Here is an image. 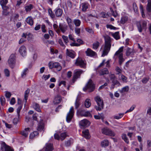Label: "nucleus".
<instances>
[{"mask_svg": "<svg viewBox=\"0 0 151 151\" xmlns=\"http://www.w3.org/2000/svg\"><path fill=\"white\" fill-rule=\"evenodd\" d=\"M105 45L103 51L102 56L106 55L110 50L111 46V38L108 36L105 37Z\"/></svg>", "mask_w": 151, "mask_h": 151, "instance_id": "obj_1", "label": "nucleus"}, {"mask_svg": "<svg viewBox=\"0 0 151 151\" xmlns=\"http://www.w3.org/2000/svg\"><path fill=\"white\" fill-rule=\"evenodd\" d=\"M124 48L123 47H121L119 48V50L116 52L114 54L113 57L114 58L116 59L117 57L116 56H118L119 58V64L120 65H121L122 63L124 61V59L123 58V54L122 52L123 51Z\"/></svg>", "mask_w": 151, "mask_h": 151, "instance_id": "obj_2", "label": "nucleus"}, {"mask_svg": "<svg viewBox=\"0 0 151 151\" xmlns=\"http://www.w3.org/2000/svg\"><path fill=\"white\" fill-rule=\"evenodd\" d=\"M97 103L98 106H95V108L97 111H100L104 108V104L103 101L99 96H97L94 98Z\"/></svg>", "mask_w": 151, "mask_h": 151, "instance_id": "obj_3", "label": "nucleus"}, {"mask_svg": "<svg viewBox=\"0 0 151 151\" xmlns=\"http://www.w3.org/2000/svg\"><path fill=\"white\" fill-rule=\"evenodd\" d=\"M95 88V85L93 83L91 80H90L86 85V86L83 88V90L86 91L87 90L89 92H91L93 91Z\"/></svg>", "mask_w": 151, "mask_h": 151, "instance_id": "obj_4", "label": "nucleus"}, {"mask_svg": "<svg viewBox=\"0 0 151 151\" xmlns=\"http://www.w3.org/2000/svg\"><path fill=\"white\" fill-rule=\"evenodd\" d=\"M9 66L12 68H14L15 64V56L14 54H12L8 60Z\"/></svg>", "mask_w": 151, "mask_h": 151, "instance_id": "obj_5", "label": "nucleus"}, {"mask_svg": "<svg viewBox=\"0 0 151 151\" xmlns=\"http://www.w3.org/2000/svg\"><path fill=\"white\" fill-rule=\"evenodd\" d=\"M48 65L49 68L51 69L55 68H56L58 71H60L62 69V67L60 63H58L55 62L53 63L52 62H50L49 63Z\"/></svg>", "mask_w": 151, "mask_h": 151, "instance_id": "obj_6", "label": "nucleus"}, {"mask_svg": "<svg viewBox=\"0 0 151 151\" xmlns=\"http://www.w3.org/2000/svg\"><path fill=\"white\" fill-rule=\"evenodd\" d=\"M74 110L73 107H71L69 112L68 114L66 117V120L67 122H70L72 120L74 115Z\"/></svg>", "mask_w": 151, "mask_h": 151, "instance_id": "obj_7", "label": "nucleus"}, {"mask_svg": "<svg viewBox=\"0 0 151 151\" xmlns=\"http://www.w3.org/2000/svg\"><path fill=\"white\" fill-rule=\"evenodd\" d=\"M102 133L106 135L114 137L115 136V133L110 129L107 128H104L102 129Z\"/></svg>", "mask_w": 151, "mask_h": 151, "instance_id": "obj_8", "label": "nucleus"}, {"mask_svg": "<svg viewBox=\"0 0 151 151\" xmlns=\"http://www.w3.org/2000/svg\"><path fill=\"white\" fill-rule=\"evenodd\" d=\"M75 64L76 66H79L81 68H85L86 67V64L81 58H79L76 60Z\"/></svg>", "mask_w": 151, "mask_h": 151, "instance_id": "obj_9", "label": "nucleus"}, {"mask_svg": "<svg viewBox=\"0 0 151 151\" xmlns=\"http://www.w3.org/2000/svg\"><path fill=\"white\" fill-rule=\"evenodd\" d=\"M83 73V71L80 70L76 71L74 73V75L73 78V83H74L76 80L78 78H79L81 74Z\"/></svg>", "mask_w": 151, "mask_h": 151, "instance_id": "obj_10", "label": "nucleus"}, {"mask_svg": "<svg viewBox=\"0 0 151 151\" xmlns=\"http://www.w3.org/2000/svg\"><path fill=\"white\" fill-rule=\"evenodd\" d=\"M1 150L2 151H14L12 148L6 145L5 143H4L1 147Z\"/></svg>", "mask_w": 151, "mask_h": 151, "instance_id": "obj_11", "label": "nucleus"}, {"mask_svg": "<svg viewBox=\"0 0 151 151\" xmlns=\"http://www.w3.org/2000/svg\"><path fill=\"white\" fill-rule=\"evenodd\" d=\"M3 10L2 11V14L3 16H7L9 15L10 12L8 11L9 9V7L8 6H5L2 8Z\"/></svg>", "mask_w": 151, "mask_h": 151, "instance_id": "obj_12", "label": "nucleus"}, {"mask_svg": "<svg viewBox=\"0 0 151 151\" xmlns=\"http://www.w3.org/2000/svg\"><path fill=\"white\" fill-rule=\"evenodd\" d=\"M90 124L89 122L86 119H84L81 121L79 123L80 125L83 127H88L89 125Z\"/></svg>", "mask_w": 151, "mask_h": 151, "instance_id": "obj_13", "label": "nucleus"}, {"mask_svg": "<svg viewBox=\"0 0 151 151\" xmlns=\"http://www.w3.org/2000/svg\"><path fill=\"white\" fill-rule=\"evenodd\" d=\"M54 149L52 144L51 143H47L45 147V151H52Z\"/></svg>", "mask_w": 151, "mask_h": 151, "instance_id": "obj_14", "label": "nucleus"}, {"mask_svg": "<svg viewBox=\"0 0 151 151\" xmlns=\"http://www.w3.org/2000/svg\"><path fill=\"white\" fill-rule=\"evenodd\" d=\"M85 52L87 56L90 57H93L96 55V52L89 48L87 49Z\"/></svg>", "mask_w": 151, "mask_h": 151, "instance_id": "obj_15", "label": "nucleus"}, {"mask_svg": "<svg viewBox=\"0 0 151 151\" xmlns=\"http://www.w3.org/2000/svg\"><path fill=\"white\" fill-rule=\"evenodd\" d=\"M59 27L61 32L64 33L67 30L68 26L66 24H60Z\"/></svg>", "mask_w": 151, "mask_h": 151, "instance_id": "obj_16", "label": "nucleus"}, {"mask_svg": "<svg viewBox=\"0 0 151 151\" xmlns=\"http://www.w3.org/2000/svg\"><path fill=\"white\" fill-rule=\"evenodd\" d=\"M19 52L22 56H24L26 55V51L25 47L24 45L21 46L19 49Z\"/></svg>", "mask_w": 151, "mask_h": 151, "instance_id": "obj_17", "label": "nucleus"}, {"mask_svg": "<svg viewBox=\"0 0 151 151\" xmlns=\"http://www.w3.org/2000/svg\"><path fill=\"white\" fill-rule=\"evenodd\" d=\"M135 52L134 50L129 47H127L126 52V55L127 56L130 55H133Z\"/></svg>", "mask_w": 151, "mask_h": 151, "instance_id": "obj_18", "label": "nucleus"}, {"mask_svg": "<svg viewBox=\"0 0 151 151\" xmlns=\"http://www.w3.org/2000/svg\"><path fill=\"white\" fill-rule=\"evenodd\" d=\"M112 84L111 85V89L114 88L116 85V86H119L120 85H121V84L117 80L116 78L112 80Z\"/></svg>", "mask_w": 151, "mask_h": 151, "instance_id": "obj_19", "label": "nucleus"}, {"mask_svg": "<svg viewBox=\"0 0 151 151\" xmlns=\"http://www.w3.org/2000/svg\"><path fill=\"white\" fill-rule=\"evenodd\" d=\"M83 136L86 139L90 138V136L88 129H85L82 131Z\"/></svg>", "mask_w": 151, "mask_h": 151, "instance_id": "obj_20", "label": "nucleus"}, {"mask_svg": "<svg viewBox=\"0 0 151 151\" xmlns=\"http://www.w3.org/2000/svg\"><path fill=\"white\" fill-rule=\"evenodd\" d=\"M66 55L72 58H73L75 56V52L74 51H70L68 49L66 50Z\"/></svg>", "mask_w": 151, "mask_h": 151, "instance_id": "obj_21", "label": "nucleus"}, {"mask_svg": "<svg viewBox=\"0 0 151 151\" xmlns=\"http://www.w3.org/2000/svg\"><path fill=\"white\" fill-rule=\"evenodd\" d=\"M62 100L61 96L59 95H57L55 97L53 101V102L55 104H58L60 103Z\"/></svg>", "mask_w": 151, "mask_h": 151, "instance_id": "obj_22", "label": "nucleus"}, {"mask_svg": "<svg viewBox=\"0 0 151 151\" xmlns=\"http://www.w3.org/2000/svg\"><path fill=\"white\" fill-rule=\"evenodd\" d=\"M29 127L25 128L24 130L23 131L21 132V134L25 137H26L28 136L29 132Z\"/></svg>", "mask_w": 151, "mask_h": 151, "instance_id": "obj_23", "label": "nucleus"}, {"mask_svg": "<svg viewBox=\"0 0 151 151\" xmlns=\"http://www.w3.org/2000/svg\"><path fill=\"white\" fill-rule=\"evenodd\" d=\"M55 13L56 17H60L62 14L63 11L61 9L59 8L55 10Z\"/></svg>", "mask_w": 151, "mask_h": 151, "instance_id": "obj_24", "label": "nucleus"}, {"mask_svg": "<svg viewBox=\"0 0 151 151\" xmlns=\"http://www.w3.org/2000/svg\"><path fill=\"white\" fill-rule=\"evenodd\" d=\"M44 124L42 121L40 122L38 124L37 130L39 131H42L44 128Z\"/></svg>", "mask_w": 151, "mask_h": 151, "instance_id": "obj_25", "label": "nucleus"}, {"mask_svg": "<svg viewBox=\"0 0 151 151\" xmlns=\"http://www.w3.org/2000/svg\"><path fill=\"white\" fill-rule=\"evenodd\" d=\"M109 73V71L106 68H104L99 71V74L100 76L107 74Z\"/></svg>", "mask_w": 151, "mask_h": 151, "instance_id": "obj_26", "label": "nucleus"}, {"mask_svg": "<svg viewBox=\"0 0 151 151\" xmlns=\"http://www.w3.org/2000/svg\"><path fill=\"white\" fill-rule=\"evenodd\" d=\"M26 21L27 24L31 26L33 24V21L32 18L31 17H29L27 18Z\"/></svg>", "mask_w": 151, "mask_h": 151, "instance_id": "obj_27", "label": "nucleus"}, {"mask_svg": "<svg viewBox=\"0 0 151 151\" xmlns=\"http://www.w3.org/2000/svg\"><path fill=\"white\" fill-rule=\"evenodd\" d=\"M80 114L82 116H91L89 112L88 111L84 112L81 111V110L80 111Z\"/></svg>", "mask_w": 151, "mask_h": 151, "instance_id": "obj_28", "label": "nucleus"}, {"mask_svg": "<svg viewBox=\"0 0 151 151\" xmlns=\"http://www.w3.org/2000/svg\"><path fill=\"white\" fill-rule=\"evenodd\" d=\"M82 11L83 12H85L88 8V4L86 3H83L81 4Z\"/></svg>", "mask_w": 151, "mask_h": 151, "instance_id": "obj_29", "label": "nucleus"}, {"mask_svg": "<svg viewBox=\"0 0 151 151\" xmlns=\"http://www.w3.org/2000/svg\"><path fill=\"white\" fill-rule=\"evenodd\" d=\"M30 90L29 88H27V90L25 91L24 98L25 100V102L26 103L27 101V100L28 97L29 93Z\"/></svg>", "mask_w": 151, "mask_h": 151, "instance_id": "obj_30", "label": "nucleus"}, {"mask_svg": "<svg viewBox=\"0 0 151 151\" xmlns=\"http://www.w3.org/2000/svg\"><path fill=\"white\" fill-rule=\"evenodd\" d=\"M109 142L107 139H105L102 141L101 143V145L102 147H106L109 145Z\"/></svg>", "mask_w": 151, "mask_h": 151, "instance_id": "obj_31", "label": "nucleus"}, {"mask_svg": "<svg viewBox=\"0 0 151 151\" xmlns=\"http://www.w3.org/2000/svg\"><path fill=\"white\" fill-rule=\"evenodd\" d=\"M91 105V100L89 99H86L85 102V106L86 108L89 107Z\"/></svg>", "mask_w": 151, "mask_h": 151, "instance_id": "obj_32", "label": "nucleus"}, {"mask_svg": "<svg viewBox=\"0 0 151 151\" xmlns=\"http://www.w3.org/2000/svg\"><path fill=\"white\" fill-rule=\"evenodd\" d=\"M146 10L148 12H151V1L150 0V1H148V3L146 7Z\"/></svg>", "mask_w": 151, "mask_h": 151, "instance_id": "obj_33", "label": "nucleus"}, {"mask_svg": "<svg viewBox=\"0 0 151 151\" xmlns=\"http://www.w3.org/2000/svg\"><path fill=\"white\" fill-rule=\"evenodd\" d=\"M119 32H116L115 33H112L111 35L116 40L120 39V37L119 35Z\"/></svg>", "mask_w": 151, "mask_h": 151, "instance_id": "obj_34", "label": "nucleus"}, {"mask_svg": "<svg viewBox=\"0 0 151 151\" xmlns=\"http://www.w3.org/2000/svg\"><path fill=\"white\" fill-rule=\"evenodd\" d=\"M124 114V113H120L117 115L113 116V117L114 119H119L122 118Z\"/></svg>", "mask_w": 151, "mask_h": 151, "instance_id": "obj_35", "label": "nucleus"}, {"mask_svg": "<svg viewBox=\"0 0 151 151\" xmlns=\"http://www.w3.org/2000/svg\"><path fill=\"white\" fill-rule=\"evenodd\" d=\"M129 87L127 86H126L125 87L123 88L122 89L119 90V91L121 93H123L124 92H127L129 90Z\"/></svg>", "mask_w": 151, "mask_h": 151, "instance_id": "obj_36", "label": "nucleus"}, {"mask_svg": "<svg viewBox=\"0 0 151 151\" xmlns=\"http://www.w3.org/2000/svg\"><path fill=\"white\" fill-rule=\"evenodd\" d=\"M34 108L37 111L40 112L41 111V110L40 109V107L39 106V104L37 103H35L34 104V105H33Z\"/></svg>", "mask_w": 151, "mask_h": 151, "instance_id": "obj_37", "label": "nucleus"}, {"mask_svg": "<svg viewBox=\"0 0 151 151\" xmlns=\"http://www.w3.org/2000/svg\"><path fill=\"white\" fill-rule=\"evenodd\" d=\"M139 9L142 14V17L144 18H145V16L144 13L143 7L142 4H140Z\"/></svg>", "mask_w": 151, "mask_h": 151, "instance_id": "obj_38", "label": "nucleus"}, {"mask_svg": "<svg viewBox=\"0 0 151 151\" xmlns=\"http://www.w3.org/2000/svg\"><path fill=\"white\" fill-rule=\"evenodd\" d=\"M28 71V69L27 68H25L24 69L21 74L22 77V78H25Z\"/></svg>", "mask_w": 151, "mask_h": 151, "instance_id": "obj_39", "label": "nucleus"}, {"mask_svg": "<svg viewBox=\"0 0 151 151\" xmlns=\"http://www.w3.org/2000/svg\"><path fill=\"white\" fill-rule=\"evenodd\" d=\"M73 22L76 27L79 26L81 23V22L80 20L78 19H75L73 20Z\"/></svg>", "mask_w": 151, "mask_h": 151, "instance_id": "obj_40", "label": "nucleus"}, {"mask_svg": "<svg viewBox=\"0 0 151 151\" xmlns=\"http://www.w3.org/2000/svg\"><path fill=\"white\" fill-rule=\"evenodd\" d=\"M25 8L27 12H29L33 8V5L30 4L29 5L25 6Z\"/></svg>", "mask_w": 151, "mask_h": 151, "instance_id": "obj_41", "label": "nucleus"}, {"mask_svg": "<svg viewBox=\"0 0 151 151\" xmlns=\"http://www.w3.org/2000/svg\"><path fill=\"white\" fill-rule=\"evenodd\" d=\"M128 20V18L126 17H123L121 18L120 22L122 24H124Z\"/></svg>", "mask_w": 151, "mask_h": 151, "instance_id": "obj_42", "label": "nucleus"}, {"mask_svg": "<svg viewBox=\"0 0 151 151\" xmlns=\"http://www.w3.org/2000/svg\"><path fill=\"white\" fill-rule=\"evenodd\" d=\"M80 105V102L79 100L77 98L75 103V108L76 109H78Z\"/></svg>", "mask_w": 151, "mask_h": 151, "instance_id": "obj_43", "label": "nucleus"}, {"mask_svg": "<svg viewBox=\"0 0 151 151\" xmlns=\"http://www.w3.org/2000/svg\"><path fill=\"white\" fill-rule=\"evenodd\" d=\"M122 139L124 140V141L127 144L129 142L128 139L126 135L125 134H123L122 136Z\"/></svg>", "mask_w": 151, "mask_h": 151, "instance_id": "obj_44", "label": "nucleus"}, {"mask_svg": "<svg viewBox=\"0 0 151 151\" xmlns=\"http://www.w3.org/2000/svg\"><path fill=\"white\" fill-rule=\"evenodd\" d=\"M7 3L4 0H1L0 1V4L2 8L7 6H6Z\"/></svg>", "mask_w": 151, "mask_h": 151, "instance_id": "obj_45", "label": "nucleus"}, {"mask_svg": "<svg viewBox=\"0 0 151 151\" xmlns=\"http://www.w3.org/2000/svg\"><path fill=\"white\" fill-rule=\"evenodd\" d=\"M0 101L2 106H4L5 104V99L4 96H2L0 97Z\"/></svg>", "mask_w": 151, "mask_h": 151, "instance_id": "obj_46", "label": "nucleus"}, {"mask_svg": "<svg viewBox=\"0 0 151 151\" xmlns=\"http://www.w3.org/2000/svg\"><path fill=\"white\" fill-rule=\"evenodd\" d=\"M99 43L98 42H96L94 43L93 45V48L94 49H97L99 46Z\"/></svg>", "mask_w": 151, "mask_h": 151, "instance_id": "obj_47", "label": "nucleus"}, {"mask_svg": "<svg viewBox=\"0 0 151 151\" xmlns=\"http://www.w3.org/2000/svg\"><path fill=\"white\" fill-rule=\"evenodd\" d=\"M133 8L135 12L137 13L138 12V8L136 3H134L133 4Z\"/></svg>", "mask_w": 151, "mask_h": 151, "instance_id": "obj_48", "label": "nucleus"}, {"mask_svg": "<svg viewBox=\"0 0 151 151\" xmlns=\"http://www.w3.org/2000/svg\"><path fill=\"white\" fill-rule=\"evenodd\" d=\"M62 37L65 43L67 45L68 42V37L65 35H63Z\"/></svg>", "mask_w": 151, "mask_h": 151, "instance_id": "obj_49", "label": "nucleus"}, {"mask_svg": "<svg viewBox=\"0 0 151 151\" xmlns=\"http://www.w3.org/2000/svg\"><path fill=\"white\" fill-rule=\"evenodd\" d=\"M48 12L50 17L52 18L53 19L55 18V15L52 12V10L50 9H48Z\"/></svg>", "mask_w": 151, "mask_h": 151, "instance_id": "obj_50", "label": "nucleus"}, {"mask_svg": "<svg viewBox=\"0 0 151 151\" xmlns=\"http://www.w3.org/2000/svg\"><path fill=\"white\" fill-rule=\"evenodd\" d=\"M66 136V134L65 132L61 133L60 137V139L61 140H64Z\"/></svg>", "mask_w": 151, "mask_h": 151, "instance_id": "obj_51", "label": "nucleus"}, {"mask_svg": "<svg viewBox=\"0 0 151 151\" xmlns=\"http://www.w3.org/2000/svg\"><path fill=\"white\" fill-rule=\"evenodd\" d=\"M137 26L139 31L140 32H142V29L140 23V22L137 23Z\"/></svg>", "mask_w": 151, "mask_h": 151, "instance_id": "obj_52", "label": "nucleus"}, {"mask_svg": "<svg viewBox=\"0 0 151 151\" xmlns=\"http://www.w3.org/2000/svg\"><path fill=\"white\" fill-rule=\"evenodd\" d=\"M147 22L146 21H143L142 24L143 29H146L147 28Z\"/></svg>", "mask_w": 151, "mask_h": 151, "instance_id": "obj_53", "label": "nucleus"}, {"mask_svg": "<svg viewBox=\"0 0 151 151\" xmlns=\"http://www.w3.org/2000/svg\"><path fill=\"white\" fill-rule=\"evenodd\" d=\"M4 72L5 76L7 77H9L10 75L9 70L7 69H6L4 70Z\"/></svg>", "mask_w": 151, "mask_h": 151, "instance_id": "obj_54", "label": "nucleus"}, {"mask_svg": "<svg viewBox=\"0 0 151 151\" xmlns=\"http://www.w3.org/2000/svg\"><path fill=\"white\" fill-rule=\"evenodd\" d=\"M109 77H110V80H111L112 81V80L114 79H115L116 78L114 74H111L109 75Z\"/></svg>", "mask_w": 151, "mask_h": 151, "instance_id": "obj_55", "label": "nucleus"}, {"mask_svg": "<svg viewBox=\"0 0 151 151\" xmlns=\"http://www.w3.org/2000/svg\"><path fill=\"white\" fill-rule=\"evenodd\" d=\"M106 27L107 28H110L111 29H117L116 27L110 24H107Z\"/></svg>", "mask_w": 151, "mask_h": 151, "instance_id": "obj_56", "label": "nucleus"}, {"mask_svg": "<svg viewBox=\"0 0 151 151\" xmlns=\"http://www.w3.org/2000/svg\"><path fill=\"white\" fill-rule=\"evenodd\" d=\"M37 134H38L37 132H35L32 133H31L29 136V137L30 138H33L34 137H35V135H36Z\"/></svg>", "mask_w": 151, "mask_h": 151, "instance_id": "obj_57", "label": "nucleus"}, {"mask_svg": "<svg viewBox=\"0 0 151 151\" xmlns=\"http://www.w3.org/2000/svg\"><path fill=\"white\" fill-rule=\"evenodd\" d=\"M100 14L101 17L103 18H106L107 16V14L104 12H101Z\"/></svg>", "mask_w": 151, "mask_h": 151, "instance_id": "obj_58", "label": "nucleus"}, {"mask_svg": "<svg viewBox=\"0 0 151 151\" xmlns=\"http://www.w3.org/2000/svg\"><path fill=\"white\" fill-rule=\"evenodd\" d=\"M120 76L122 80L124 82H126L127 79V78L123 75H121Z\"/></svg>", "mask_w": 151, "mask_h": 151, "instance_id": "obj_59", "label": "nucleus"}, {"mask_svg": "<svg viewBox=\"0 0 151 151\" xmlns=\"http://www.w3.org/2000/svg\"><path fill=\"white\" fill-rule=\"evenodd\" d=\"M5 93L6 97L7 98H9L11 96V93L7 91H6Z\"/></svg>", "mask_w": 151, "mask_h": 151, "instance_id": "obj_60", "label": "nucleus"}, {"mask_svg": "<svg viewBox=\"0 0 151 151\" xmlns=\"http://www.w3.org/2000/svg\"><path fill=\"white\" fill-rule=\"evenodd\" d=\"M22 108V106L21 105H20L18 107V108L17 110V113L18 115V117L19 116V113L21 109Z\"/></svg>", "mask_w": 151, "mask_h": 151, "instance_id": "obj_61", "label": "nucleus"}, {"mask_svg": "<svg viewBox=\"0 0 151 151\" xmlns=\"http://www.w3.org/2000/svg\"><path fill=\"white\" fill-rule=\"evenodd\" d=\"M75 33L77 35H79L81 32V29L80 28H75Z\"/></svg>", "mask_w": 151, "mask_h": 151, "instance_id": "obj_62", "label": "nucleus"}, {"mask_svg": "<svg viewBox=\"0 0 151 151\" xmlns=\"http://www.w3.org/2000/svg\"><path fill=\"white\" fill-rule=\"evenodd\" d=\"M58 43L61 46L64 47H65V45L63 44V41L61 39H60L58 40Z\"/></svg>", "mask_w": 151, "mask_h": 151, "instance_id": "obj_63", "label": "nucleus"}, {"mask_svg": "<svg viewBox=\"0 0 151 151\" xmlns=\"http://www.w3.org/2000/svg\"><path fill=\"white\" fill-rule=\"evenodd\" d=\"M86 30L88 32L91 33V34H93L94 33L93 31V29H91L89 28H88L86 29Z\"/></svg>", "mask_w": 151, "mask_h": 151, "instance_id": "obj_64", "label": "nucleus"}]
</instances>
